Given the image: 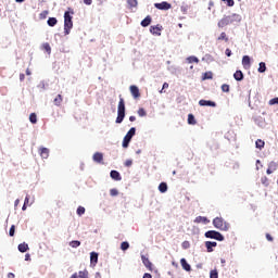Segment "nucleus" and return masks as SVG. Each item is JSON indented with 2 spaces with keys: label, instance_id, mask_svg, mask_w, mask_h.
Returning <instances> with one entry per match:
<instances>
[{
  "label": "nucleus",
  "instance_id": "1",
  "mask_svg": "<svg viewBox=\"0 0 278 278\" xmlns=\"http://www.w3.org/2000/svg\"><path fill=\"white\" fill-rule=\"evenodd\" d=\"M71 11H65L64 13V34L65 36H68L71 34V30L73 29V16L71 14H75V11L73 9H70Z\"/></svg>",
  "mask_w": 278,
  "mask_h": 278
},
{
  "label": "nucleus",
  "instance_id": "2",
  "mask_svg": "<svg viewBox=\"0 0 278 278\" xmlns=\"http://www.w3.org/2000/svg\"><path fill=\"white\" fill-rule=\"evenodd\" d=\"M123 121H125V99H123L119 96V102H118V106H117V117L115 123H117V125H121V123H123Z\"/></svg>",
  "mask_w": 278,
  "mask_h": 278
},
{
  "label": "nucleus",
  "instance_id": "3",
  "mask_svg": "<svg viewBox=\"0 0 278 278\" xmlns=\"http://www.w3.org/2000/svg\"><path fill=\"white\" fill-rule=\"evenodd\" d=\"M213 227H215V229H219V231H227L230 225L223 217H215L213 219Z\"/></svg>",
  "mask_w": 278,
  "mask_h": 278
},
{
  "label": "nucleus",
  "instance_id": "4",
  "mask_svg": "<svg viewBox=\"0 0 278 278\" xmlns=\"http://www.w3.org/2000/svg\"><path fill=\"white\" fill-rule=\"evenodd\" d=\"M134 136H136V127H131L127 131L126 136L123 139V143H122L123 149L129 148V142H131V139L134 138Z\"/></svg>",
  "mask_w": 278,
  "mask_h": 278
},
{
  "label": "nucleus",
  "instance_id": "5",
  "mask_svg": "<svg viewBox=\"0 0 278 278\" xmlns=\"http://www.w3.org/2000/svg\"><path fill=\"white\" fill-rule=\"evenodd\" d=\"M204 236L211 240H217V242H223L225 240V236L216 230H208Z\"/></svg>",
  "mask_w": 278,
  "mask_h": 278
},
{
  "label": "nucleus",
  "instance_id": "6",
  "mask_svg": "<svg viewBox=\"0 0 278 278\" xmlns=\"http://www.w3.org/2000/svg\"><path fill=\"white\" fill-rule=\"evenodd\" d=\"M154 8H156V10H170L172 5L170 3L163 1L154 3Z\"/></svg>",
  "mask_w": 278,
  "mask_h": 278
},
{
  "label": "nucleus",
  "instance_id": "7",
  "mask_svg": "<svg viewBox=\"0 0 278 278\" xmlns=\"http://www.w3.org/2000/svg\"><path fill=\"white\" fill-rule=\"evenodd\" d=\"M199 105H201L202 108H216V102L212 100H200Z\"/></svg>",
  "mask_w": 278,
  "mask_h": 278
},
{
  "label": "nucleus",
  "instance_id": "8",
  "mask_svg": "<svg viewBox=\"0 0 278 278\" xmlns=\"http://www.w3.org/2000/svg\"><path fill=\"white\" fill-rule=\"evenodd\" d=\"M218 27H227V25H231V17L229 15L224 16L219 22H218Z\"/></svg>",
  "mask_w": 278,
  "mask_h": 278
},
{
  "label": "nucleus",
  "instance_id": "9",
  "mask_svg": "<svg viewBox=\"0 0 278 278\" xmlns=\"http://www.w3.org/2000/svg\"><path fill=\"white\" fill-rule=\"evenodd\" d=\"M205 247L207 253H212L214 251V248L218 247V243L216 241H206Z\"/></svg>",
  "mask_w": 278,
  "mask_h": 278
},
{
  "label": "nucleus",
  "instance_id": "10",
  "mask_svg": "<svg viewBox=\"0 0 278 278\" xmlns=\"http://www.w3.org/2000/svg\"><path fill=\"white\" fill-rule=\"evenodd\" d=\"M110 177L111 179H114V181H121V179H123V177L121 176V173L116 169L111 170Z\"/></svg>",
  "mask_w": 278,
  "mask_h": 278
},
{
  "label": "nucleus",
  "instance_id": "11",
  "mask_svg": "<svg viewBox=\"0 0 278 278\" xmlns=\"http://www.w3.org/2000/svg\"><path fill=\"white\" fill-rule=\"evenodd\" d=\"M160 31H162V27L160 25L150 27V34H152L153 36H162V33Z\"/></svg>",
  "mask_w": 278,
  "mask_h": 278
},
{
  "label": "nucleus",
  "instance_id": "12",
  "mask_svg": "<svg viewBox=\"0 0 278 278\" xmlns=\"http://www.w3.org/2000/svg\"><path fill=\"white\" fill-rule=\"evenodd\" d=\"M130 93L132 94L134 99H138L140 97V89L138 88V86L131 85Z\"/></svg>",
  "mask_w": 278,
  "mask_h": 278
},
{
  "label": "nucleus",
  "instance_id": "13",
  "mask_svg": "<svg viewBox=\"0 0 278 278\" xmlns=\"http://www.w3.org/2000/svg\"><path fill=\"white\" fill-rule=\"evenodd\" d=\"M180 266L186 270V273H190V270H192V266H190L186 258L180 260Z\"/></svg>",
  "mask_w": 278,
  "mask_h": 278
},
{
  "label": "nucleus",
  "instance_id": "14",
  "mask_svg": "<svg viewBox=\"0 0 278 278\" xmlns=\"http://www.w3.org/2000/svg\"><path fill=\"white\" fill-rule=\"evenodd\" d=\"M98 262H99V253H97V252H91V253H90V264H91L92 266H97Z\"/></svg>",
  "mask_w": 278,
  "mask_h": 278
},
{
  "label": "nucleus",
  "instance_id": "15",
  "mask_svg": "<svg viewBox=\"0 0 278 278\" xmlns=\"http://www.w3.org/2000/svg\"><path fill=\"white\" fill-rule=\"evenodd\" d=\"M242 66H243V68H251V56L243 55V58H242Z\"/></svg>",
  "mask_w": 278,
  "mask_h": 278
},
{
  "label": "nucleus",
  "instance_id": "16",
  "mask_svg": "<svg viewBox=\"0 0 278 278\" xmlns=\"http://www.w3.org/2000/svg\"><path fill=\"white\" fill-rule=\"evenodd\" d=\"M39 155L42 160H49V148H40Z\"/></svg>",
  "mask_w": 278,
  "mask_h": 278
},
{
  "label": "nucleus",
  "instance_id": "17",
  "mask_svg": "<svg viewBox=\"0 0 278 278\" xmlns=\"http://www.w3.org/2000/svg\"><path fill=\"white\" fill-rule=\"evenodd\" d=\"M93 162H97V164H101L103 162V153L96 152L92 156Z\"/></svg>",
  "mask_w": 278,
  "mask_h": 278
},
{
  "label": "nucleus",
  "instance_id": "18",
  "mask_svg": "<svg viewBox=\"0 0 278 278\" xmlns=\"http://www.w3.org/2000/svg\"><path fill=\"white\" fill-rule=\"evenodd\" d=\"M230 18V23H240L242 21V16L240 14L233 13L231 15H228Z\"/></svg>",
  "mask_w": 278,
  "mask_h": 278
},
{
  "label": "nucleus",
  "instance_id": "19",
  "mask_svg": "<svg viewBox=\"0 0 278 278\" xmlns=\"http://www.w3.org/2000/svg\"><path fill=\"white\" fill-rule=\"evenodd\" d=\"M194 223L202 224V225H208L210 220L205 216H198V217H195Z\"/></svg>",
  "mask_w": 278,
  "mask_h": 278
},
{
  "label": "nucleus",
  "instance_id": "20",
  "mask_svg": "<svg viewBox=\"0 0 278 278\" xmlns=\"http://www.w3.org/2000/svg\"><path fill=\"white\" fill-rule=\"evenodd\" d=\"M233 78L236 79V81H242V79H244V74L242 73V71L237 70L233 73Z\"/></svg>",
  "mask_w": 278,
  "mask_h": 278
},
{
  "label": "nucleus",
  "instance_id": "21",
  "mask_svg": "<svg viewBox=\"0 0 278 278\" xmlns=\"http://www.w3.org/2000/svg\"><path fill=\"white\" fill-rule=\"evenodd\" d=\"M20 253H27L29 251V244L23 242L17 245Z\"/></svg>",
  "mask_w": 278,
  "mask_h": 278
},
{
  "label": "nucleus",
  "instance_id": "22",
  "mask_svg": "<svg viewBox=\"0 0 278 278\" xmlns=\"http://www.w3.org/2000/svg\"><path fill=\"white\" fill-rule=\"evenodd\" d=\"M141 261L143 266H146V268H151V266H153L151 261H149V257H147L144 254L141 255Z\"/></svg>",
  "mask_w": 278,
  "mask_h": 278
},
{
  "label": "nucleus",
  "instance_id": "23",
  "mask_svg": "<svg viewBox=\"0 0 278 278\" xmlns=\"http://www.w3.org/2000/svg\"><path fill=\"white\" fill-rule=\"evenodd\" d=\"M151 15L146 16L140 23L141 27H149L151 25Z\"/></svg>",
  "mask_w": 278,
  "mask_h": 278
},
{
  "label": "nucleus",
  "instance_id": "24",
  "mask_svg": "<svg viewBox=\"0 0 278 278\" xmlns=\"http://www.w3.org/2000/svg\"><path fill=\"white\" fill-rule=\"evenodd\" d=\"M159 191L164 194L165 192H168V185L166 182H161L159 185Z\"/></svg>",
  "mask_w": 278,
  "mask_h": 278
},
{
  "label": "nucleus",
  "instance_id": "25",
  "mask_svg": "<svg viewBox=\"0 0 278 278\" xmlns=\"http://www.w3.org/2000/svg\"><path fill=\"white\" fill-rule=\"evenodd\" d=\"M47 24L49 25V27H55L58 25V18L49 17Z\"/></svg>",
  "mask_w": 278,
  "mask_h": 278
},
{
  "label": "nucleus",
  "instance_id": "26",
  "mask_svg": "<svg viewBox=\"0 0 278 278\" xmlns=\"http://www.w3.org/2000/svg\"><path fill=\"white\" fill-rule=\"evenodd\" d=\"M265 144H266V142H264V140H262V139H257L255 141V147H256V149H260V151H262V149H264Z\"/></svg>",
  "mask_w": 278,
  "mask_h": 278
},
{
  "label": "nucleus",
  "instance_id": "27",
  "mask_svg": "<svg viewBox=\"0 0 278 278\" xmlns=\"http://www.w3.org/2000/svg\"><path fill=\"white\" fill-rule=\"evenodd\" d=\"M188 64H199V58L191 55L189 58L186 59Z\"/></svg>",
  "mask_w": 278,
  "mask_h": 278
},
{
  "label": "nucleus",
  "instance_id": "28",
  "mask_svg": "<svg viewBox=\"0 0 278 278\" xmlns=\"http://www.w3.org/2000/svg\"><path fill=\"white\" fill-rule=\"evenodd\" d=\"M70 247H72V249H78V247H81V241L73 240L70 242Z\"/></svg>",
  "mask_w": 278,
  "mask_h": 278
},
{
  "label": "nucleus",
  "instance_id": "29",
  "mask_svg": "<svg viewBox=\"0 0 278 278\" xmlns=\"http://www.w3.org/2000/svg\"><path fill=\"white\" fill-rule=\"evenodd\" d=\"M24 203H25V205H29V206L34 205V198H30L29 194H27L25 197Z\"/></svg>",
  "mask_w": 278,
  "mask_h": 278
},
{
  "label": "nucleus",
  "instance_id": "30",
  "mask_svg": "<svg viewBox=\"0 0 278 278\" xmlns=\"http://www.w3.org/2000/svg\"><path fill=\"white\" fill-rule=\"evenodd\" d=\"M29 122L33 124V125H36V123H38V116L36 115V113H31L29 115Z\"/></svg>",
  "mask_w": 278,
  "mask_h": 278
},
{
  "label": "nucleus",
  "instance_id": "31",
  "mask_svg": "<svg viewBox=\"0 0 278 278\" xmlns=\"http://www.w3.org/2000/svg\"><path fill=\"white\" fill-rule=\"evenodd\" d=\"M167 71H169V73L172 75H177V72L179 71V68L175 65H170V66L167 67Z\"/></svg>",
  "mask_w": 278,
  "mask_h": 278
},
{
  "label": "nucleus",
  "instance_id": "32",
  "mask_svg": "<svg viewBox=\"0 0 278 278\" xmlns=\"http://www.w3.org/2000/svg\"><path fill=\"white\" fill-rule=\"evenodd\" d=\"M257 71H258L260 73H266V63H265V62H261V63L258 64Z\"/></svg>",
  "mask_w": 278,
  "mask_h": 278
},
{
  "label": "nucleus",
  "instance_id": "33",
  "mask_svg": "<svg viewBox=\"0 0 278 278\" xmlns=\"http://www.w3.org/2000/svg\"><path fill=\"white\" fill-rule=\"evenodd\" d=\"M54 105L60 108L62 105V94H58L56 98L54 99Z\"/></svg>",
  "mask_w": 278,
  "mask_h": 278
},
{
  "label": "nucleus",
  "instance_id": "34",
  "mask_svg": "<svg viewBox=\"0 0 278 278\" xmlns=\"http://www.w3.org/2000/svg\"><path fill=\"white\" fill-rule=\"evenodd\" d=\"M202 62H214V58L211 55V54H205L203 58H202Z\"/></svg>",
  "mask_w": 278,
  "mask_h": 278
},
{
  "label": "nucleus",
  "instance_id": "35",
  "mask_svg": "<svg viewBox=\"0 0 278 278\" xmlns=\"http://www.w3.org/2000/svg\"><path fill=\"white\" fill-rule=\"evenodd\" d=\"M76 214H77L78 216H84V214H86V207H84V206H78V207H77V211H76Z\"/></svg>",
  "mask_w": 278,
  "mask_h": 278
},
{
  "label": "nucleus",
  "instance_id": "36",
  "mask_svg": "<svg viewBox=\"0 0 278 278\" xmlns=\"http://www.w3.org/2000/svg\"><path fill=\"white\" fill-rule=\"evenodd\" d=\"M188 124L189 125H197V119L194 118V116L192 114L188 115Z\"/></svg>",
  "mask_w": 278,
  "mask_h": 278
},
{
  "label": "nucleus",
  "instance_id": "37",
  "mask_svg": "<svg viewBox=\"0 0 278 278\" xmlns=\"http://www.w3.org/2000/svg\"><path fill=\"white\" fill-rule=\"evenodd\" d=\"M77 278H88V270L78 271Z\"/></svg>",
  "mask_w": 278,
  "mask_h": 278
},
{
  "label": "nucleus",
  "instance_id": "38",
  "mask_svg": "<svg viewBox=\"0 0 278 278\" xmlns=\"http://www.w3.org/2000/svg\"><path fill=\"white\" fill-rule=\"evenodd\" d=\"M268 168H270L271 170H277L278 168V163L275 162V161H271L269 164H268Z\"/></svg>",
  "mask_w": 278,
  "mask_h": 278
},
{
  "label": "nucleus",
  "instance_id": "39",
  "mask_svg": "<svg viewBox=\"0 0 278 278\" xmlns=\"http://www.w3.org/2000/svg\"><path fill=\"white\" fill-rule=\"evenodd\" d=\"M128 249H129V242L123 241V242L121 243V250H122V251H127Z\"/></svg>",
  "mask_w": 278,
  "mask_h": 278
},
{
  "label": "nucleus",
  "instance_id": "40",
  "mask_svg": "<svg viewBox=\"0 0 278 278\" xmlns=\"http://www.w3.org/2000/svg\"><path fill=\"white\" fill-rule=\"evenodd\" d=\"M42 49H45L48 54L51 55V46L49 45V42L43 43Z\"/></svg>",
  "mask_w": 278,
  "mask_h": 278
},
{
  "label": "nucleus",
  "instance_id": "41",
  "mask_svg": "<svg viewBox=\"0 0 278 278\" xmlns=\"http://www.w3.org/2000/svg\"><path fill=\"white\" fill-rule=\"evenodd\" d=\"M127 3L130 8H137L138 7V0H127Z\"/></svg>",
  "mask_w": 278,
  "mask_h": 278
},
{
  "label": "nucleus",
  "instance_id": "42",
  "mask_svg": "<svg viewBox=\"0 0 278 278\" xmlns=\"http://www.w3.org/2000/svg\"><path fill=\"white\" fill-rule=\"evenodd\" d=\"M14 233H16V226L12 225L10 230H9V236L11 238H14Z\"/></svg>",
  "mask_w": 278,
  "mask_h": 278
},
{
  "label": "nucleus",
  "instance_id": "43",
  "mask_svg": "<svg viewBox=\"0 0 278 278\" xmlns=\"http://www.w3.org/2000/svg\"><path fill=\"white\" fill-rule=\"evenodd\" d=\"M210 278H218V270L217 269H212L210 271Z\"/></svg>",
  "mask_w": 278,
  "mask_h": 278
},
{
  "label": "nucleus",
  "instance_id": "44",
  "mask_svg": "<svg viewBox=\"0 0 278 278\" xmlns=\"http://www.w3.org/2000/svg\"><path fill=\"white\" fill-rule=\"evenodd\" d=\"M212 77H213L212 72H206V73L203 74L202 79H203V80H205V79H212Z\"/></svg>",
  "mask_w": 278,
  "mask_h": 278
},
{
  "label": "nucleus",
  "instance_id": "45",
  "mask_svg": "<svg viewBox=\"0 0 278 278\" xmlns=\"http://www.w3.org/2000/svg\"><path fill=\"white\" fill-rule=\"evenodd\" d=\"M217 40H225V42H227L229 40V38H227V34L226 33H222L219 35V37L217 38Z\"/></svg>",
  "mask_w": 278,
  "mask_h": 278
},
{
  "label": "nucleus",
  "instance_id": "46",
  "mask_svg": "<svg viewBox=\"0 0 278 278\" xmlns=\"http://www.w3.org/2000/svg\"><path fill=\"white\" fill-rule=\"evenodd\" d=\"M261 184H263V186L268 187L269 182H268V177L264 176L261 178Z\"/></svg>",
  "mask_w": 278,
  "mask_h": 278
},
{
  "label": "nucleus",
  "instance_id": "47",
  "mask_svg": "<svg viewBox=\"0 0 278 278\" xmlns=\"http://www.w3.org/2000/svg\"><path fill=\"white\" fill-rule=\"evenodd\" d=\"M224 3H227L228 8H233L236 5V2L233 0H222Z\"/></svg>",
  "mask_w": 278,
  "mask_h": 278
},
{
  "label": "nucleus",
  "instance_id": "48",
  "mask_svg": "<svg viewBox=\"0 0 278 278\" xmlns=\"http://www.w3.org/2000/svg\"><path fill=\"white\" fill-rule=\"evenodd\" d=\"M181 248L185 249V250L190 249V241H184L181 243Z\"/></svg>",
  "mask_w": 278,
  "mask_h": 278
},
{
  "label": "nucleus",
  "instance_id": "49",
  "mask_svg": "<svg viewBox=\"0 0 278 278\" xmlns=\"http://www.w3.org/2000/svg\"><path fill=\"white\" fill-rule=\"evenodd\" d=\"M110 194H111L112 197H118V189H111V190H110Z\"/></svg>",
  "mask_w": 278,
  "mask_h": 278
},
{
  "label": "nucleus",
  "instance_id": "50",
  "mask_svg": "<svg viewBox=\"0 0 278 278\" xmlns=\"http://www.w3.org/2000/svg\"><path fill=\"white\" fill-rule=\"evenodd\" d=\"M138 116H147V111H144V109H139L138 110Z\"/></svg>",
  "mask_w": 278,
  "mask_h": 278
},
{
  "label": "nucleus",
  "instance_id": "51",
  "mask_svg": "<svg viewBox=\"0 0 278 278\" xmlns=\"http://www.w3.org/2000/svg\"><path fill=\"white\" fill-rule=\"evenodd\" d=\"M269 105H278V98H273L269 100Z\"/></svg>",
  "mask_w": 278,
  "mask_h": 278
},
{
  "label": "nucleus",
  "instance_id": "52",
  "mask_svg": "<svg viewBox=\"0 0 278 278\" xmlns=\"http://www.w3.org/2000/svg\"><path fill=\"white\" fill-rule=\"evenodd\" d=\"M37 88H41V90H46L47 87H46L45 80H41V81L39 83V85L37 86Z\"/></svg>",
  "mask_w": 278,
  "mask_h": 278
},
{
  "label": "nucleus",
  "instance_id": "53",
  "mask_svg": "<svg viewBox=\"0 0 278 278\" xmlns=\"http://www.w3.org/2000/svg\"><path fill=\"white\" fill-rule=\"evenodd\" d=\"M222 90L223 92H229V85L227 84L222 85Z\"/></svg>",
  "mask_w": 278,
  "mask_h": 278
},
{
  "label": "nucleus",
  "instance_id": "54",
  "mask_svg": "<svg viewBox=\"0 0 278 278\" xmlns=\"http://www.w3.org/2000/svg\"><path fill=\"white\" fill-rule=\"evenodd\" d=\"M180 11L182 12V14H188V5H181Z\"/></svg>",
  "mask_w": 278,
  "mask_h": 278
},
{
  "label": "nucleus",
  "instance_id": "55",
  "mask_svg": "<svg viewBox=\"0 0 278 278\" xmlns=\"http://www.w3.org/2000/svg\"><path fill=\"white\" fill-rule=\"evenodd\" d=\"M231 134H233L232 131H228L225 136V138H227V140H236V137L232 136L231 139L229 138V136H231Z\"/></svg>",
  "mask_w": 278,
  "mask_h": 278
},
{
  "label": "nucleus",
  "instance_id": "56",
  "mask_svg": "<svg viewBox=\"0 0 278 278\" xmlns=\"http://www.w3.org/2000/svg\"><path fill=\"white\" fill-rule=\"evenodd\" d=\"M225 53H226L227 58H231V55H232L231 49H229V48H227L225 50Z\"/></svg>",
  "mask_w": 278,
  "mask_h": 278
},
{
  "label": "nucleus",
  "instance_id": "57",
  "mask_svg": "<svg viewBox=\"0 0 278 278\" xmlns=\"http://www.w3.org/2000/svg\"><path fill=\"white\" fill-rule=\"evenodd\" d=\"M131 164H134V161H131V160H127V161L125 162V166H126L127 168H129V166H131Z\"/></svg>",
  "mask_w": 278,
  "mask_h": 278
},
{
  "label": "nucleus",
  "instance_id": "58",
  "mask_svg": "<svg viewBox=\"0 0 278 278\" xmlns=\"http://www.w3.org/2000/svg\"><path fill=\"white\" fill-rule=\"evenodd\" d=\"M85 5H92V0H83Z\"/></svg>",
  "mask_w": 278,
  "mask_h": 278
},
{
  "label": "nucleus",
  "instance_id": "59",
  "mask_svg": "<svg viewBox=\"0 0 278 278\" xmlns=\"http://www.w3.org/2000/svg\"><path fill=\"white\" fill-rule=\"evenodd\" d=\"M232 168H233V170H238V168H240V164L235 163V164L232 165Z\"/></svg>",
  "mask_w": 278,
  "mask_h": 278
},
{
  "label": "nucleus",
  "instance_id": "60",
  "mask_svg": "<svg viewBox=\"0 0 278 278\" xmlns=\"http://www.w3.org/2000/svg\"><path fill=\"white\" fill-rule=\"evenodd\" d=\"M266 239L268 240V242H273V236H270L269 233L266 235Z\"/></svg>",
  "mask_w": 278,
  "mask_h": 278
},
{
  "label": "nucleus",
  "instance_id": "61",
  "mask_svg": "<svg viewBox=\"0 0 278 278\" xmlns=\"http://www.w3.org/2000/svg\"><path fill=\"white\" fill-rule=\"evenodd\" d=\"M143 278H153V276H152L151 274H149V273H146V274L143 275Z\"/></svg>",
  "mask_w": 278,
  "mask_h": 278
},
{
  "label": "nucleus",
  "instance_id": "62",
  "mask_svg": "<svg viewBox=\"0 0 278 278\" xmlns=\"http://www.w3.org/2000/svg\"><path fill=\"white\" fill-rule=\"evenodd\" d=\"M20 81H25V74H20Z\"/></svg>",
  "mask_w": 278,
  "mask_h": 278
},
{
  "label": "nucleus",
  "instance_id": "63",
  "mask_svg": "<svg viewBox=\"0 0 278 278\" xmlns=\"http://www.w3.org/2000/svg\"><path fill=\"white\" fill-rule=\"evenodd\" d=\"M31 260V256L29 254L25 255V262H29Z\"/></svg>",
  "mask_w": 278,
  "mask_h": 278
},
{
  "label": "nucleus",
  "instance_id": "64",
  "mask_svg": "<svg viewBox=\"0 0 278 278\" xmlns=\"http://www.w3.org/2000/svg\"><path fill=\"white\" fill-rule=\"evenodd\" d=\"M16 276L14 275V273H9L8 274V278H15Z\"/></svg>",
  "mask_w": 278,
  "mask_h": 278
}]
</instances>
